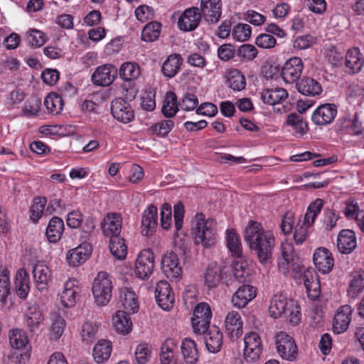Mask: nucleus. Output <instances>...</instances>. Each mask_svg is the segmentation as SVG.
Returning <instances> with one entry per match:
<instances>
[{"label": "nucleus", "mask_w": 364, "mask_h": 364, "mask_svg": "<svg viewBox=\"0 0 364 364\" xmlns=\"http://www.w3.org/2000/svg\"><path fill=\"white\" fill-rule=\"evenodd\" d=\"M178 344L173 338H167L161 344L159 354L160 364H178Z\"/></svg>", "instance_id": "b1692460"}, {"label": "nucleus", "mask_w": 364, "mask_h": 364, "mask_svg": "<svg viewBox=\"0 0 364 364\" xmlns=\"http://www.w3.org/2000/svg\"><path fill=\"white\" fill-rule=\"evenodd\" d=\"M154 257L149 250L141 251L135 262V275L141 279H148L153 273Z\"/></svg>", "instance_id": "6e6552de"}, {"label": "nucleus", "mask_w": 364, "mask_h": 364, "mask_svg": "<svg viewBox=\"0 0 364 364\" xmlns=\"http://www.w3.org/2000/svg\"><path fill=\"white\" fill-rule=\"evenodd\" d=\"M111 112L112 116L122 123H129L134 119V111L129 103L122 98L112 101Z\"/></svg>", "instance_id": "2eb2a0df"}, {"label": "nucleus", "mask_w": 364, "mask_h": 364, "mask_svg": "<svg viewBox=\"0 0 364 364\" xmlns=\"http://www.w3.org/2000/svg\"><path fill=\"white\" fill-rule=\"evenodd\" d=\"M178 110L177 97L173 92L166 93L161 108L162 114L165 117L171 118L175 116Z\"/></svg>", "instance_id": "a18cd8bd"}, {"label": "nucleus", "mask_w": 364, "mask_h": 364, "mask_svg": "<svg viewBox=\"0 0 364 364\" xmlns=\"http://www.w3.org/2000/svg\"><path fill=\"white\" fill-rule=\"evenodd\" d=\"M161 23L152 21L145 26L141 32V39L144 41L152 42L156 41L161 33Z\"/></svg>", "instance_id": "3c124183"}, {"label": "nucleus", "mask_w": 364, "mask_h": 364, "mask_svg": "<svg viewBox=\"0 0 364 364\" xmlns=\"http://www.w3.org/2000/svg\"><path fill=\"white\" fill-rule=\"evenodd\" d=\"M182 64L183 58L180 54H171L164 62L162 72L166 77L171 78L178 73Z\"/></svg>", "instance_id": "c9c22d12"}, {"label": "nucleus", "mask_w": 364, "mask_h": 364, "mask_svg": "<svg viewBox=\"0 0 364 364\" xmlns=\"http://www.w3.org/2000/svg\"><path fill=\"white\" fill-rule=\"evenodd\" d=\"M205 332V344L210 353H217L222 347L223 334L218 327L213 326Z\"/></svg>", "instance_id": "c756f323"}, {"label": "nucleus", "mask_w": 364, "mask_h": 364, "mask_svg": "<svg viewBox=\"0 0 364 364\" xmlns=\"http://www.w3.org/2000/svg\"><path fill=\"white\" fill-rule=\"evenodd\" d=\"M92 252V248L91 245L83 242L77 247L68 250L65 259L69 266L73 267H79L89 259Z\"/></svg>", "instance_id": "f8f14e48"}, {"label": "nucleus", "mask_w": 364, "mask_h": 364, "mask_svg": "<svg viewBox=\"0 0 364 364\" xmlns=\"http://www.w3.org/2000/svg\"><path fill=\"white\" fill-rule=\"evenodd\" d=\"M112 277L106 272H98L92 288L95 302L98 306L107 304L112 298Z\"/></svg>", "instance_id": "20e7f679"}, {"label": "nucleus", "mask_w": 364, "mask_h": 364, "mask_svg": "<svg viewBox=\"0 0 364 364\" xmlns=\"http://www.w3.org/2000/svg\"><path fill=\"white\" fill-rule=\"evenodd\" d=\"M203 14L197 7L186 9L180 16L178 21V28L184 31H191L196 29L201 20Z\"/></svg>", "instance_id": "dca6fc26"}, {"label": "nucleus", "mask_w": 364, "mask_h": 364, "mask_svg": "<svg viewBox=\"0 0 364 364\" xmlns=\"http://www.w3.org/2000/svg\"><path fill=\"white\" fill-rule=\"evenodd\" d=\"M34 282L39 290L46 289L51 279V271L43 262L36 263L33 268Z\"/></svg>", "instance_id": "c85d7f7f"}, {"label": "nucleus", "mask_w": 364, "mask_h": 364, "mask_svg": "<svg viewBox=\"0 0 364 364\" xmlns=\"http://www.w3.org/2000/svg\"><path fill=\"white\" fill-rule=\"evenodd\" d=\"M157 208L149 205L144 210L141 219L142 228H156L158 225Z\"/></svg>", "instance_id": "864d4df0"}, {"label": "nucleus", "mask_w": 364, "mask_h": 364, "mask_svg": "<svg viewBox=\"0 0 364 364\" xmlns=\"http://www.w3.org/2000/svg\"><path fill=\"white\" fill-rule=\"evenodd\" d=\"M313 260L316 267L323 274L330 272L334 265L332 254L325 247H318L316 250Z\"/></svg>", "instance_id": "4be33fe9"}, {"label": "nucleus", "mask_w": 364, "mask_h": 364, "mask_svg": "<svg viewBox=\"0 0 364 364\" xmlns=\"http://www.w3.org/2000/svg\"><path fill=\"white\" fill-rule=\"evenodd\" d=\"M222 279L221 270L215 264H210L205 274V282L208 288H215Z\"/></svg>", "instance_id": "8fccbe9b"}, {"label": "nucleus", "mask_w": 364, "mask_h": 364, "mask_svg": "<svg viewBox=\"0 0 364 364\" xmlns=\"http://www.w3.org/2000/svg\"><path fill=\"white\" fill-rule=\"evenodd\" d=\"M227 82L230 88L236 91L242 90L245 89L246 86L245 76L237 69H232L228 72Z\"/></svg>", "instance_id": "de8ad7c7"}, {"label": "nucleus", "mask_w": 364, "mask_h": 364, "mask_svg": "<svg viewBox=\"0 0 364 364\" xmlns=\"http://www.w3.org/2000/svg\"><path fill=\"white\" fill-rule=\"evenodd\" d=\"M256 289L251 285L244 284L238 288L232 297V303L234 306L242 309L255 298Z\"/></svg>", "instance_id": "393cba45"}, {"label": "nucleus", "mask_w": 364, "mask_h": 364, "mask_svg": "<svg viewBox=\"0 0 364 364\" xmlns=\"http://www.w3.org/2000/svg\"><path fill=\"white\" fill-rule=\"evenodd\" d=\"M122 218L117 213H109L102 222V228H122Z\"/></svg>", "instance_id": "0e129e2a"}, {"label": "nucleus", "mask_w": 364, "mask_h": 364, "mask_svg": "<svg viewBox=\"0 0 364 364\" xmlns=\"http://www.w3.org/2000/svg\"><path fill=\"white\" fill-rule=\"evenodd\" d=\"M26 318L27 326L33 331L38 329L44 321L42 311L36 306H31L28 308L26 313Z\"/></svg>", "instance_id": "37998d69"}, {"label": "nucleus", "mask_w": 364, "mask_h": 364, "mask_svg": "<svg viewBox=\"0 0 364 364\" xmlns=\"http://www.w3.org/2000/svg\"><path fill=\"white\" fill-rule=\"evenodd\" d=\"M117 75V68L110 64H106L96 69L92 75V79L96 85L108 86L112 83Z\"/></svg>", "instance_id": "412c9836"}, {"label": "nucleus", "mask_w": 364, "mask_h": 364, "mask_svg": "<svg viewBox=\"0 0 364 364\" xmlns=\"http://www.w3.org/2000/svg\"><path fill=\"white\" fill-rule=\"evenodd\" d=\"M151 355V348L146 343L139 344L135 349V359L139 364L146 363Z\"/></svg>", "instance_id": "052dcab7"}, {"label": "nucleus", "mask_w": 364, "mask_h": 364, "mask_svg": "<svg viewBox=\"0 0 364 364\" xmlns=\"http://www.w3.org/2000/svg\"><path fill=\"white\" fill-rule=\"evenodd\" d=\"M97 326L95 323L90 321L84 323L82 326L80 335L83 341L91 342L95 338Z\"/></svg>", "instance_id": "e2e57ef3"}, {"label": "nucleus", "mask_w": 364, "mask_h": 364, "mask_svg": "<svg viewBox=\"0 0 364 364\" xmlns=\"http://www.w3.org/2000/svg\"><path fill=\"white\" fill-rule=\"evenodd\" d=\"M303 68V62L300 58H291L282 68V77L287 83L295 82L300 77Z\"/></svg>", "instance_id": "4468645a"}, {"label": "nucleus", "mask_w": 364, "mask_h": 364, "mask_svg": "<svg viewBox=\"0 0 364 364\" xmlns=\"http://www.w3.org/2000/svg\"><path fill=\"white\" fill-rule=\"evenodd\" d=\"M184 229H176L174 235L173 244L176 248H178L183 254L188 250V237L183 232Z\"/></svg>", "instance_id": "680f3d73"}, {"label": "nucleus", "mask_w": 364, "mask_h": 364, "mask_svg": "<svg viewBox=\"0 0 364 364\" xmlns=\"http://www.w3.org/2000/svg\"><path fill=\"white\" fill-rule=\"evenodd\" d=\"M161 269L167 278L177 279L182 273L178 258L175 252H167L161 259Z\"/></svg>", "instance_id": "f3484780"}, {"label": "nucleus", "mask_w": 364, "mask_h": 364, "mask_svg": "<svg viewBox=\"0 0 364 364\" xmlns=\"http://www.w3.org/2000/svg\"><path fill=\"white\" fill-rule=\"evenodd\" d=\"M191 225L192 228H212L217 225V223L212 218L205 219L203 213H198L196 214Z\"/></svg>", "instance_id": "338daca9"}, {"label": "nucleus", "mask_w": 364, "mask_h": 364, "mask_svg": "<svg viewBox=\"0 0 364 364\" xmlns=\"http://www.w3.org/2000/svg\"><path fill=\"white\" fill-rule=\"evenodd\" d=\"M9 337L11 346L16 349L24 348L28 342L26 332L20 329L11 330Z\"/></svg>", "instance_id": "5fc2aeb1"}, {"label": "nucleus", "mask_w": 364, "mask_h": 364, "mask_svg": "<svg viewBox=\"0 0 364 364\" xmlns=\"http://www.w3.org/2000/svg\"><path fill=\"white\" fill-rule=\"evenodd\" d=\"M200 13L206 21L215 23L221 18V0H201Z\"/></svg>", "instance_id": "aec40b11"}, {"label": "nucleus", "mask_w": 364, "mask_h": 364, "mask_svg": "<svg viewBox=\"0 0 364 364\" xmlns=\"http://www.w3.org/2000/svg\"><path fill=\"white\" fill-rule=\"evenodd\" d=\"M299 92L307 96H317L322 92V87L318 82L311 77L303 78L296 84Z\"/></svg>", "instance_id": "e433bc0d"}, {"label": "nucleus", "mask_w": 364, "mask_h": 364, "mask_svg": "<svg viewBox=\"0 0 364 364\" xmlns=\"http://www.w3.org/2000/svg\"><path fill=\"white\" fill-rule=\"evenodd\" d=\"M226 244L232 255L240 258L242 256V243L239 235L235 229H227L226 230Z\"/></svg>", "instance_id": "58836bf2"}, {"label": "nucleus", "mask_w": 364, "mask_h": 364, "mask_svg": "<svg viewBox=\"0 0 364 364\" xmlns=\"http://www.w3.org/2000/svg\"><path fill=\"white\" fill-rule=\"evenodd\" d=\"M364 289V272H358L353 274L348 289L349 294L357 296Z\"/></svg>", "instance_id": "4d7b16f0"}, {"label": "nucleus", "mask_w": 364, "mask_h": 364, "mask_svg": "<svg viewBox=\"0 0 364 364\" xmlns=\"http://www.w3.org/2000/svg\"><path fill=\"white\" fill-rule=\"evenodd\" d=\"M80 292V282L75 278L68 279L63 284L60 294V302L65 308H70L75 305L77 298Z\"/></svg>", "instance_id": "9d476101"}, {"label": "nucleus", "mask_w": 364, "mask_h": 364, "mask_svg": "<svg viewBox=\"0 0 364 364\" xmlns=\"http://www.w3.org/2000/svg\"><path fill=\"white\" fill-rule=\"evenodd\" d=\"M287 91L282 87L266 89L260 93V99L265 104L275 106L282 105L288 98Z\"/></svg>", "instance_id": "cd10ccee"}, {"label": "nucleus", "mask_w": 364, "mask_h": 364, "mask_svg": "<svg viewBox=\"0 0 364 364\" xmlns=\"http://www.w3.org/2000/svg\"><path fill=\"white\" fill-rule=\"evenodd\" d=\"M245 240L251 250L257 251L261 263L267 264L272 257L274 238L270 231L264 229H245Z\"/></svg>", "instance_id": "f257e3e1"}, {"label": "nucleus", "mask_w": 364, "mask_h": 364, "mask_svg": "<svg viewBox=\"0 0 364 364\" xmlns=\"http://www.w3.org/2000/svg\"><path fill=\"white\" fill-rule=\"evenodd\" d=\"M252 28L251 26L246 23H238L235 26L232 31V36L233 39L244 42L248 41L251 36Z\"/></svg>", "instance_id": "13d9d810"}, {"label": "nucleus", "mask_w": 364, "mask_h": 364, "mask_svg": "<svg viewBox=\"0 0 364 364\" xmlns=\"http://www.w3.org/2000/svg\"><path fill=\"white\" fill-rule=\"evenodd\" d=\"M357 246L355 232L351 229H342L337 237V247L340 252L349 254Z\"/></svg>", "instance_id": "a878e982"}, {"label": "nucleus", "mask_w": 364, "mask_h": 364, "mask_svg": "<svg viewBox=\"0 0 364 364\" xmlns=\"http://www.w3.org/2000/svg\"><path fill=\"white\" fill-rule=\"evenodd\" d=\"M181 353L186 364H196L198 360V351L195 341L189 338L182 340Z\"/></svg>", "instance_id": "473e14b6"}, {"label": "nucleus", "mask_w": 364, "mask_h": 364, "mask_svg": "<svg viewBox=\"0 0 364 364\" xmlns=\"http://www.w3.org/2000/svg\"><path fill=\"white\" fill-rule=\"evenodd\" d=\"M119 299L122 305L128 312L136 313L139 309V302L135 292L127 287L120 289Z\"/></svg>", "instance_id": "72a5a7b5"}, {"label": "nucleus", "mask_w": 364, "mask_h": 364, "mask_svg": "<svg viewBox=\"0 0 364 364\" xmlns=\"http://www.w3.org/2000/svg\"><path fill=\"white\" fill-rule=\"evenodd\" d=\"M277 350L279 355L287 360H294L297 355V346L291 336L280 331L275 337Z\"/></svg>", "instance_id": "0eeeda50"}, {"label": "nucleus", "mask_w": 364, "mask_h": 364, "mask_svg": "<svg viewBox=\"0 0 364 364\" xmlns=\"http://www.w3.org/2000/svg\"><path fill=\"white\" fill-rule=\"evenodd\" d=\"M323 205L324 201L321 198H317L309 204L304 218V226L309 228L314 225L315 219L320 213Z\"/></svg>", "instance_id": "79ce46f5"}, {"label": "nucleus", "mask_w": 364, "mask_h": 364, "mask_svg": "<svg viewBox=\"0 0 364 364\" xmlns=\"http://www.w3.org/2000/svg\"><path fill=\"white\" fill-rule=\"evenodd\" d=\"M298 283H303L305 286L308 297L312 300L318 299L320 296V282L317 274L312 268L307 267L300 277L295 279Z\"/></svg>", "instance_id": "1a4fd4ad"}, {"label": "nucleus", "mask_w": 364, "mask_h": 364, "mask_svg": "<svg viewBox=\"0 0 364 364\" xmlns=\"http://www.w3.org/2000/svg\"><path fill=\"white\" fill-rule=\"evenodd\" d=\"M255 43L259 48L269 49L275 46L276 39L269 34L262 33L256 38Z\"/></svg>", "instance_id": "774afa93"}, {"label": "nucleus", "mask_w": 364, "mask_h": 364, "mask_svg": "<svg viewBox=\"0 0 364 364\" xmlns=\"http://www.w3.org/2000/svg\"><path fill=\"white\" fill-rule=\"evenodd\" d=\"M47 203L46 198L37 197L33 199L30 209V219L33 223H36L41 218Z\"/></svg>", "instance_id": "6e6d98bb"}, {"label": "nucleus", "mask_w": 364, "mask_h": 364, "mask_svg": "<svg viewBox=\"0 0 364 364\" xmlns=\"http://www.w3.org/2000/svg\"><path fill=\"white\" fill-rule=\"evenodd\" d=\"M269 314L277 318L284 314L292 325H296L301 319L300 307L296 301L288 299L282 294H275L270 301Z\"/></svg>", "instance_id": "7ed1b4c3"}, {"label": "nucleus", "mask_w": 364, "mask_h": 364, "mask_svg": "<svg viewBox=\"0 0 364 364\" xmlns=\"http://www.w3.org/2000/svg\"><path fill=\"white\" fill-rule=\"evenodd\" d=\"M339 127L340 131L343 134L356 136L359 139L364 138V128L356 117L353 119H345Z\"/></svg>", "instance_id": "4c0bfd02"}, {"label": "nucleus", "mask_w": 364, "mask_h": 364, "mask_svg": "<svg viewBox=\"0 0 364 364\" xmlns=\"http://www.w3.org/2000/svg\"><path fill=\"white\" fill-rule=\"evenodd\" d=\"M286 123L287 125L291 127L296 133L300 135H303L308 129L307 123L304 121L302 117L296 113H291L289 114Z\"/></svg>", "instance_id": "603ef678"}, {"label": "nucleus", "mask_w": 364, "mask_h": 364, "mask_svg": "<svg viewBox=\"0 0 364 364\" xmlns=\"http://www.w3.org/2000/svg\"><path fill=\"white\" fill-rule=\"evenodd\" d=\"M225 331L232 340H236L242 334L243 322L240 314L237 311H230L225 320Z\"/></svg>", "instance_id": "5701e85b"}, {"label": "nucleus", "mask_w": 364, "mask_h": 364, "mask_svg": "<svg viewBox=\"0 0 364 364\" xmlns=\"http://www.w3.org/2000/svg\"><path fill=\"white\" fill-rule=\"evenodd\" d=\"M196 245L210 247L216 242V233L214 229H193L192 232Z\"/></svg>", "instance_id": "2f4dec72"}, {"label": "nucleus", "mask_w": 364, "mask_h": 364, "mask_svg": "<svg viewBox=\"0 0 364 364\" xmlns=\"http://www.w3.org/2000/svg\"><path fill=\"white\" fill-rule=\"evenodd\" d=\"M345 72L350 75H355L361 71L364 66V58L357 47L349 49L346 55Z\"/></svg>", "instance_id": "6ab92c4d"}, {"label": "nucleus", "mask_w": 364, "mask_h": 364, "mask_svg": "<svg viewBox=\"0 0 364 364\" xmlns=\"http://www.w3.org/2000/svg\"><path fill=\"white\" fill-rule=\"evenodd\" d=\"M337 114V108L333 104H323L317 107L312 114V122L320 126L331 124Z\"/></svg>", "instance_id": "a211bd4d"}, {"label": "nucleus", "mask_w": 364, "mask_h": 364, "mask_svg": "<svg viewBox=\"0 0 364 364\" xmlns=\"http://www.w3.org/2000/svg\"><path fill=\"white\" fill-rule=\"evenodd\" d=\"M245 348L243 356L247 363H256L260 358L262 353V340L255 332L247 333L244 337Z\"/></svg>", "instance_id": "423d86ee"}, {"label": "nucleus", "mask_w": 364, "mask_h": 364, "mask_svg": "<svg viewBox=\"0 0 364 364\" xmlns=\"http://www.w3.org/2000/svg\"><path fill=\"white\" fill-rule=\"evenodd\" d=\"M211 318L212 312L210 306L205 302L198 304L194 309L191 318L194 333L204 334L210 326Z\"/></svg>", "instance_id": "39448f33"}, {"label": "nucleus", "mask_w": 364, "mask_h": 364, "mask_svg": "<svg viewBox=\"0 0 364 364\" xmlns=\"http://www.w3.org/2000/svg\"><path fill=\"white\" fill-rule=\"evenodd\" d=\"M119 229H103L104 235L109 237V250L114 257L118 259L125 258L127 247L124 238L119 236Z\"/></svg>", "instance_id": "9b49d317"}, {"label": "nucleus", "mask_w": 364, "mask_h": 364, "mask_svg": "<svg viewBox=\"0 0 364 364\" xmlns=\"http://www.w3.org/2000/svg\"><path fill=\"white\" fill-rule=\"evenodd\" d=\"M141 75L139 65L136 63L126 62L122 64L119 68V75L125 81H132L137 79Z\"/></svg>", "instance_id": "c03bdc74"}, {"label": "nucleus", "mask_w": 364, "mask_h": 364, "mask_svg": "<svg viewBox=\"0 0 364 364\" xmlns=\"http://www.w3.org/2000/svg\"><path fill=\"white\" fill-rule=\"evenodd\" d=\"M63 101L62 97L56 93H49L44 100V105L48 112L58 114L63 109Z\"/></svg>", "instance_id": "09e8293b"}, {"label": "nucleus", "mask_w": 364, "mask_h": 364, "mask_svg": "<svg viewBox=\"0 0 364 364\" xmlns=\"http://www.w3.org/2000/svg\"><path fill=\"white\" fill-rule=\"evenodd\" d=\"M112 326L117 332L122 335L129 333L132 329V322L127 313L119 310L112 316Z\"/></svg>", "instance_id": "7c9ffc66"}, {"label": "nucleus", "mask_w": 364, "mask_h": 364, "mask_svg": "<svg viewBox=\"0 0 364 364\" xmlns=\"http://www.w3.org/2000/svg\"><path fill=\"white\" fill-rule=\"evenodd\" d=\"M65 321L58 313L53 312L50 315V338L58 340L63 335L65 328Z\"/></svg>", "instance_id": "a19ab883"}, {"label": "nucleus", "mask_w": 364, "mask_h": 364, "mask_svg": "<svg viewBox=\"0 0 364 364\" xmlns=\"http://www.w3.org/2000/svg\"><path fill=\"white\" fill-rule=\"evenodd\" d=\"M237 55L245 60L250 61L257 55V50L252 45L244 44L238 48Z\"/></svg>", "instance_id": "69168bd1"}, {"label": "nucleus", "mask_w": 364, "mask_h": 364, "mask_svg": "<svg viewBox=\"0 0 364 364\" xmlns=\"http://www.w3.org/2000/svg\"><path fill=\"white\" fill-rule=\"evenodd\" d=\"M173 120L166 119L151 126L149 131L154 134L164 136L173 129Z\"/></svg>", "instance_id": "bf43d9fd"}, {"label": "nucleus", "mask_w": 364, "mask_h": 364, "mask_svg": "<svg viewBox=\"0 0 364 364\" xmlns=\"http://www.w3.org/2000/svg\"><path fill=\"white\" fill-rule=\"evenodd\" d=\"M155 297L158 305L164 310H170L174 304V295L170 284L166 281L157 283Z\"/></svg>", "instance_id": "ddd939ff"}, {"label": "nucleus", "mask_w": 364, "mask_h": 364, "mask_svg": "<svg viewBox=\"0 0 364 364\" xmlns=\"http://www.w3.org/2000/svg\"><path fill=\"white\" fill-rule=\"evenodd\" d=\"M112 343L107 340H100L94 346L92 357L97 363H104L108 360L112 353Z\"/></svg>", "instance_id": "f704fd0d"}, {"label": "nucleus", "mask_w": 364, "mask_h": 364, "mask_svg": "<svg viewBox=\"0 0 364 364\" xmlns=\"http://www.w3.org/2000/svg\"><path fill=\"white\" fill-rule=\"evenodd\" d=\"M15 287L17 295L25 299L30 291L29 275L24 269L17 271L15 279Z\"/></svg>", "instance_id": "ea45409f"}, {"label": "nucleus", "mask_w": 364, "mask_h": 364, "mask_svg": "<svg viewBox=\"0 0 364 364\" xmlns=\"http://www.w3.org/2000/svg\"><path fill=\"white\" fill-rule=\"evenodd\" d=\"M11 293L9 272L6 268L0 270V305L4 306Z\"/></svg>", "instance_id": "49530a36"}, {"label": "nucleus", "mask_w": 364, "mask_h": 364, "mask_svg": "<svg viewBox=\"0 0 364 364\" xmlns=\"http://www.w3.org/2000/svg\"><path fill=\"white\" fill-rule=\"evenodd\" d=\"M352 308L349 305L342 306L334 316L333 328L335 333L346 331L351 321Z\"/></svg>", "instance_id": "bb28decb"}, {"label": "nucleus", "mask_w": 364, "mask_h": 364, "mask_svg": "<svg viewBox=\"0 0 364 364\" xmlns=\"http://www.w3.org/2000/svg\"><path fill=\"white\" fill-rule=\"evenodd\" d=\"M277 266L282 274L289 276L294 279L300 277L301 272L307 268L297 256L293 245L287 241L282 243L281 258L278 260Z\"/></svg>", "instance_id": "f03ea898"}]
</instances>
